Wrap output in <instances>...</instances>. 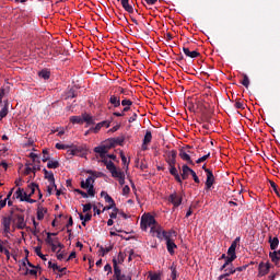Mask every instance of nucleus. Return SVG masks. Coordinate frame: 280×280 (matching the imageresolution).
Returning <instances> with one entry per match:
<instances>
[{
	"instance_id": "obj_34",
	"label": "nucleus",
	"mask_w": 280,
	"mask_h": 280,
	"mask_svg": "<svg viewBox=\"0 0 280 280\" xmlns=\"http://www.w3.org/2000/svg\"><path fill=\"white\" fill-rule=\"evenodd\" d=\"M242 77H243V80H242L241 84H243V86H245V89H248V86H250V79H248V74L243 73Z\"/></svg>"
},
{
	"instance_id": "obj_64",
	"label": "nucleus",
	"mask_w": 280,
	"mask_h": 280,
	"mask_svg": "<svg viewBox=\"0 0 280 280\" xmlns=\"http://www.w3.org/2000/svg\"><path fill=\"white\" fill-rule=\"evenodd\" d=\"M150 280H161V276L153 275V276H151Z\"/></svg>"
},
{
	"instance_id": "obj_53",
	"label": "nucleus",
	"mask_w": 280,
	"mask_h": 280,
	"mask_svg": "<svg viewBox=\"0 0 280 280\" xmlns=\"http://www.w3.org/2000/svg\"><path fill=\"white\" fill-rule=\"evenodd\" d=\"M241 237L240 236H237L233 242H232V244H231V247L232 248H237V245L240 244V242H241Z\"/></svg>"
},
{
	"instance_id": "obj_15",
	"label": "nucleus",
	"mask_w": 280,
	"mask_h": 280,
	"mask_svg": "<svg viewBox=\"0 0 280 280\" xmlns=\"http://www.w3.org/2000/svg\"><path fill=\"white\" fill-rule=\"evenodd\" d=\"M192 172H194V170H191L187 164H184L182 166V178H183V180H187L189 178V174L191 175Z\"/></svg>"
},
{
	"instance_id": "obj_22",
	"label": "nucleus",
	"mask_w": 280,
	"mask_h": 280,
	"mask_svg": "<svg viewBox=\"0 0 280 280\" xmlns=\"http://www.w3.org/2000/svg\"><path fill=\"white\" fill-rule=\"evenodd\" d=\"M183 51L185 54V56H187L188 58H198V56H200V52L196 51V50H189V48L184 47Z\"/></svg>"
},
{
	"instance_id": "obj_19",
	"label": "nucleus",
	"mask_w": 280,
	"mask_h": 280,
	"mask_svg": "<svg viewBox=\"0 0 280 280\" xmlns=\"http://www.w3.org/2000/svg\"><path fill=\"white\" fill-rule=\"evenodd\" d=\"M15 218H16V225H18V229H20V230L25 229V226H26V223H25V215H23V214H16Z\"/></svg>"
},
{
	"instance_id": "obj_63",
	"label": "nucleus",
	"mask_w": 280,
	"mask_h": 280,
	"mask_svg": "<svg viewBox=\"0 0 280 280\" xmlns=\"http://www.w3.org/2000/svg\"><path fill=\"white\" fill-rule=\"evenodd\" d=\"M75 252L70 253L69 257L66 259V261H71V259H75Z\"/></svg>"
},
{
	"instance_id": "obj_57",
	"label": "nucleus",
	"mask_w": 280,
	"mask_h": 280,
	"mask_svg": "<svg viewBox=\"0 0 280 280\" xmlns=\"http://www.w3.org/2000/svg\"><path fill=\"white\" fill-rule=\"evenodd\" d=\"M104 270L105 272H108V275H110L113 272V267L110 266V264H107L104 266Z\"/></svg>"
},
{
	"instance_id": "obj_20",
	"label": "nucleus",
	"mask_w": 280,
	"mask_h": 280,
	"mask_svg": "<svg viewBox=\"0 0 280 280\" xmlns=\"http://www.w3.org/2000/svg\"><path fill=\"white\" fill-rule=\"evenodd\" d=\"M163 235H164V240L167 242V241L174 240L173 237H176L178 233H176L175 230H170V231H163Z\"/></svg>"
},
{
	"instance_id": "obj_23",
	"label": "nucleus",
	"mask_w": 280,
	"mask_h": 280,
	"mask_svg": "<svg viewBox=\"0 0 280 280\" xmlns=\"http://www.w3.org/2000/svg\"><path fill=\"white\" fill-rule=\"evenodd\" d=\"M179 156L183 161H187L188 165H194V161L191 160V156L185 152V150L179 151Z\"/></svg>"
},
{
	"instance_id": "obj_7",
	"label": "nucleus",
	"mask_w": 280,
	"mask_h": 280,
	"mask_svg": "<svg viewBox=\"0 0 280 280\" xmlns=\"http://www.w3.org/2000/svg\"><path fill=\"white\" fill-rule=\"evenodd\" d=\"M206 189L207 191H209V189H211L215 183V176L213 175V171L211 170H206Z\"/></svg>"
},
{
	"instance_id": "obj_21",
	"label": "nucleus",
	"mask_w": 280,
	"mask_h": 280,
	"mask_svg": "<svg viewBox=\"0 0 280 280\" xmlns=\"http://www.w3.org/2000/svg\"><path fill=\"white\" fill-rule=\"evenodd\" d=\"M110 128V120H103L101 122H98L95 128H94V132H100V130H102V128Z\"/></svg>"
},
{
	"instance_id": "obj_17",
	"label": "nucleus",
	"mask_w": 280,
	"mask_h": 280,
	"mask_svg": "<svg viewBox=\"0 0 280 280\" xmlns=\"http://www.w3.org/2000/svg\"><path fill=\"white\" fill-rule=\"evenodd\" d=\"M109 104H112L114 108H119L121 106V98L117 95H112L109 97Z\"/></svg>"
},
{
	"instance_id": "obj_1",
	"label": "nucleus",
	"mask_w": 280,
	"mask_h": 280,
	"mask_svg": "<svg viewBox=\"0 0 280 280\" xmlns=\"http://www.w3.org/2000/svg\"><path fill=\"white\" fill-rule=\"evenodd\" d=\"M104 163V165H106V170H108V172H110L113 178H124L126 176V173H124V171H121V168H117V166H115V163H113V161H108V160H103L102 161Z\"/></svg>"
},
{
	"instance_id": "obj_49",
	"label": "nucleus",
	"mask_w": 280,
	"mask_h": 280,
	"mask_svg": "<svg viewBox=\"0 0 280 280\" xmlns=\"http://www.w3.org/2000/svg\"><path fill=\"white\" fill-rule=\"evenodd\" d=\"M82 207H83V213H89V211H91V209H93V205H91V203H85Z\"/></svg>"
},
{
	"instance_id": "obj_50",
	"label": "nucleus",
	"mask_w": 280,
	"mask_h": 280,
	"mask_svg": "<svg viewBox=\"0 0 280 280\" xmlns=\"http://www.w3.org/2000/svg\"><path fill=\"white\" fill-rule=\"evenodd\" d=\"M119 212V208H114L113 212L109 214L110 220L117 219V213Z\"/></svg>"
},
{
	"instance_id": "obj_25",
	"label": "nucleus",
	"mask_w": 280,
	"mask_h": 280,
	"mask_svg": "<svg viewBox=\"0 0 280 280\" xmlns=\"http://www.w3.org/2000/svg\"><path fill=\"white\" fill-rule=\"evenodd\" d=\"M13 198H16L22 202V200L25 199V190L23 188H18L13 195Z\"/></svg>"
},
{
	"instance_id": "obj_51",
	"label": "nucleus",
	"mask_w": 280,
	"mask_h": 280,
	"mask_svg": "<svg viewBox=\"0 0 280 280\" xmlns=\"http://www.w3.org/2000/svg\"><path fill=\"white\" fill-rule=\"evenodd\" d=\"M246 268H248V265H243L241 267H236L233 270H234V273H236V272H244V270H246Z\"/></svg>"
},
{
	"instance_id": "obj_8",
	"label": "nucleus",
	"mask_w": 280,
	"mask_h": 280,
	"mask_svg": "<svg viewBox=\"0 0 280 280\" xmlns=\"http://www.w3.org/2000/svg\"><path fill=\"white\" fill-rule=\"evenodd\" d=\"M166 154H167L166 163H167L168 167L176 165V156H177L178 152H176V150H172V151H168Z\"/></svg>"
},
{
	"instance_id": "obj_48",
	"label": "nucleus",
	"mask_w": 280,
	"mask_h": 280,
	"mask_svg": "<svg viewBox=\"0 0 280 280\" xmlns=\"http://www.w3.org/2000/svg\"><path fill=\"white\" fill-rule=\"evenodd\" d=\"M74 191H75V194H79L80 196H82V198H89V196H90L89 192H84L80 188H75Z\"/></svg>"
},
{
	"instance_id": "obj_38",
	"label": "nucleus",
	"mask_w": 280,
	"mask_h": 280,
	"mask_svg": "<svg viewBox=\"0 0 280 280\" xmlns=\"http://www.w3.org/2000/svg\"><path fill=\"white\" fill-rule=\"evenodd\" d=\"M28 189H31V192L27 196H34V194H36V189H38V184L32 183L31 185H28Z\"/></svg>"
},
{
	"instance_id": "obj_44",
	"label": "nucleus",
	"mask_w": 280,
	"mask_h": 280,
	"mask_svg": "<svg viewBox=\"0 0 280 280\" xmlns=\"http://www.w3.org/2000/svg\"><path fill=\"white\" fill-rule=\"evenodd\" d=\"M43 159H42V161H43V163H47V161H49V151H47V149H44L43 150Z\"/></svg>"
},
{
	"instance_id": "obj_35",
	"label": "nucleus",
	"mask_w": 280,
	"mask_h": 280,
	"mask_svg": "<svg viewBox=\"0 0 280 280\" xmlns=\"http://www.w3.org/2000/svg\"><path fill=\"white\" fill-rule=\"evenodd\" d=\"M42 248L43 247H40V246L35 247V253H36L37 257L43 259V261H47V257L43 254V252H40Z\"/></svg>"
},
{
	"instance_id": "obj_55",
	"label": "nucleus",
	"mask_w": 280,
	"mask_h": 280,
	"mask_svg": "<svg viewBox=\"0 0 280 280\" xmlns=\"http://www.w3.org/2000/svg\"><path fill=\"white\" fill-rule=\"evenodd\" d=\"M130 194V186L126 185L122 188V196H128Z\"/></svg>"
},
{
	"instance_id": "obj_9",
	"label": "nucleus",
	"mask_w": 280,
	"mask_h": 280,
	"mask_svg": "<svg viewBox=\"0 0 280 280\" xmlns=\"http://www.w3.org/2000/svg\"><path fill=\"white\" fill-rule=\"evenodd\" d=\"M270 272V262H260L258 265V277H266Z\"/></svg>"
},
{
	"instance_id": "obj_26",
	"label": "nucleus",
	"mask_w": 280,
	"mask_h": 280,
	"mask_svg": "<svg viewBox=\"0 0 280 280\" xmlns=\"http://www.w3.org/2000/svg\"><path fill=\"white\" fill-rule=\"evenodd\" d=\"M166 248L170 255H174V248H178V246L176 245V243H174V240H172V241H166Z\"/></svg>"
},
{
	"instance_id": "obj_36",
	"label": "nucleus",
	"mask_w": 280,
	"mask_h": 280,
	"mask_svg": "<svg viewBox=\"0 0 280 280\" xmlns=\"http://www.w3.org/2000/svg\"><path fill=\"white\" fill-rule=\"evenodd\" d=\"M144 143H152V131L147 130L144 138H143Z\"/></svg>"
},
{
	"instance_id": "obj_16",
	"label": "nucleus",
	"mask_w": 280,
	"mask_h": 280,
	"mask_svg": "<svg viewBox=\"0 0 280 280\" xmlns=\"http://www.w3.org/2000/svg\"><path fill=\"white\" fill-rule=\"evenodd\" d=\"M269 257L272 261V264H275V266H279V261H280V249L279 250H273L269 253Z\"/></svg>"
},
{
	"instance_id": "obj_31",
	"label": "nucleus",
	"mask_w": 280,
	"mask_h": 280,
	"mask_svg": "<svg viewBox=\"0 0 280 280\" xmlns=\"http://www.w3.org/2000/svg\"><path fill=\"white\" fill-rule=\"evenodd\" d=\"M47 167L48 170H58V167H60V162L48 160Z\"/></svg>"
},
{
	"instance_id": "obj_4",
	"label": "nucleus",
	"mask_w": 280,
	"mask_h": 280,
	"mask_svg": "<svg viewBox=\"0 0 280 280\" xmlns=\"http://www.w3.org/2000/svg\"><path fill=\"white\" fill-rule=\"evenodd\" d=\"M156 219L150 213H144L141 217L140 226L143 231H148V228H152L156 224Z\"/></svg>"
},
{
	"instance_id": "obj_54",
	"label": "nucleus",
	"mask_w": 280,
	"mask_h": 280,
	"mask_svg": "<svg viewBox=\"0 0 280 280\" xmlns=\"http://www.w3.org/2000/svg\"><path fill=\"white\" fill-rule=\"evenodd\" d=\"M235 108H237L238 110H244V103H242L240 100L236 101L235 103Z\"/></svg>"
},
{
	"instance_id": "obj_60",
	"label": "nucleus",
	"mask_w": 280,
	"mask_h": 280,
	"mask_svg": "<svg viewBox=\"0 0 280 280\" xmlns=\"http://www.w3.org/2000/svg\"><path fill=\"white\" fill-rule=\"evenodd\" d=\"M190 176H192L195 183H197V184L200 183V178H198V175H196V173L194 171L190 173Z\"/></svg>"
},
{
	"instance_id": "obj_30",
	"label": "nucleus",
	"mask_w": 280,
	"mask_h": 280,
	"mask_svg": "<svg viewBox=\"0 0 280 280\" xmlns=\"http://www.w3.org/2000/svg\"><path fill=\"white\" fill-rule=\"evenodd\" d=\"M121 106H125L124 113H128V110H130V106H132V101L125 98L121 101Z\"/></svg>"
},
{
	"instance_id": "obj_56",
	"label": "nucleus",
	"mask_w": 280,
	"mask_h": 280,
	"mask_svg": "<svg viewBox=\"0 0 280 280\" xmlns=\"http://www.w3.org/2000/svg\"><path fill=\"white\" fill-rule=\"evenodd\" d=\"M55 244H56L57 248H59V250H62V248H65V245L62 243H60V241H58V238H55Z\"/></svg>"
},
{
	"instance_id": "obj_46",
	"label": "nucleus",
	"mask_w": 280,
	"mask_h": 280,
	"mask_svg": "<svg viewBox=\"0 0 280 280\" xmlns=\"http://www.w3.org/2000/svg\"><path fill=\"white\" fill-rule=\"evenodd\" d=\"M105 202H107V205H112V206L116 207L115 199H113V197H110V195H106Z\"/></svg>"
},
{
	"instance_id": "obj_27",
	"label": "nucleus",
	"mask_w": 280,
	"mask_h": 280,
	"mask_svg": "<svg viewBox=\"0 0 280 280\" xmlns=\"http://www.w3.org/2000/svg\"><path fill=\"white\" fill-rule=\"evenodd\" d=\"M45 213H47V209L43 208V206H38L37 208V220H44Z\"/></svg>"
},
{
	"instance_id": "obj_12",
	"label": "nucleus",
	"mask_w": 280,
	"mask_h": 280,
	"mask_svg": "<svg viewBox=\"0 0 280 280\" xmlns=\"http://www.w3.org/2000/svg\"><path fill=\"white\" fill-rule=\"evenodd\" d=\"M94 152L96 154H100L101 159H103V161H106V154H108V149L106 148V145H100L94 148Z\"/></svg>"
},
{
	"instance_id": "obj_3",
	"label": "nucleus",
	"mask_w": 280,
	"mask_h": 280,
	"mask_svg": "<svg viewBox=\"0 0 280 280\" xmlns=\"http://www.w3.org/2000/svg\"><path fill=\"white\" fill-rule=\"evenodd\" d=\"M114 275L109 280H132V277L121 272V268L117 265V258H113Z\"/></svg>"
},
{
	"instance_id": "obj_42",
	"label": "nucleus",
	"mask_w": 280,
	"mask_h": 280,
	"mask_svg": "<svg viewBox=\"0 0 280 280\" xmlns=\"http://www.w3.org/2000/svg\"><path fill=\"white\" fill-rule=\"evenodd\" d=\"M32 197L27 196V192H24V199H22V202H30V205H34L36 202V199H31Z\"/></svg>"
},
{
	"instance_id": "obj_45",
	"label": "nucleus",
	"mask_w": 280,
	"mask_h": 280,
	"mask_svg": "<svg viewBox=\"0 0 280 280\" xmlns=\"http://www.w3.org/2000/svg\"><path fill=\"white\" fill-rule=\"evenodd\" d=\"M60 250H61V249H58V250H57V259H58L59 261H62V259H65V257H67V253H66V252H61V253H60Z\"/></svg>"
},
{
	"instance_id": "obj_33",
	"label": "nucleus",
	"mask_w": 280,
	"mask_h": 280,
	"mask_svg": "<svg viewBox=\"0 0 280 280\" xmlns=\"http://www.w3.org/2000/svg\"><path fill=\"white\" fill-rule=\"evenodd\" d=\"M163 230L161 228V225H158L156 230H155V237H158V240H165V235H163Z\"/></svg>"
},
{
	"instance_id": "obj_52",
	"label": "nucleus",
	"mask_w": 280,
	"mask_h": 280,
	"mask_svg": "<svg viewBox=\"0 0 280 280\" xmlns=\"http://www.w3.org/2000/svg\"><path fill=\"white\" fill-rule=\"evenodd\" d=\"M55 148L57 150H67L69 149V144L56 143Z\"/></svg>"
},
{
	"instance_id": "obj_2",
	"label": "nucleus",
	"mask_w": 280,
	"mask_h": 280,
	"mask_svg": "<svg viewBox=\"0 0 280 280\" xmlns=\"http://www.w3.org/2000/svg\"><path fill=\"white\" fill-rule=\"evenodd\" d=\"M81 189H88L90 198H95V177L89 176L86 180H81Z\"/></svg>"
},
{
	"instance_id": "obj_37",
	"label": "nucleus",
	"mask_w": 280,
	"mask_h": 280,
	"mask_svg": "<svg viewBox=\"0 0 280 280\" xmlns=\"http://www.w3.org/2000/svg\"><path fill=\"white\" fill-rule=\"evenodd\" d=\"M39 78H43L44 80H49V78H51V72L47 71V70H42L38 73Z\"/></svg>"
},
{
	"instance_id": "obj_47",
	"label": "nucleus",
	"mask_w": 280,
	"mask_h": 280,
	"mask_svg": "<svg viewBox=\"0 0 280 280\" xmlns=\"http://www.w3.org/2000/svg\"><path fill=\"white\" fill-rule=\"evenodd\" d=\"M209 156H211V152H209L208 154H206V155L199 158V159L196 161V163H197V164L205 163V161H207V159H209Z\"/></svg>"
},
{
	"instance_id": "obj_32",
	"label": "nucleus",
	"mask_w": 280,
	"mask_h": 280,
	"mask_svg": "<svg viewBox=\"0 0 280 280\" xmlns=\"http://www.w3.org/2000/svg\"><path fill=\"white\" fill-rule=\"evenodd\" d=\"M110 250H113V245L108 246V247H100V255L101 257H106V255H108V253H110Z\"/></svg>"
},
{
	"instance_id": "obj_59",
	"label": "nucleus",
	"mask_w": 280,
	"mask_h": 280,
	"mask_svg": "<svg viewBox=\"0 0 280 280\" xmlns=\"http://www.w3.org/2000/svg\"><path fill=\"white\" fill-rule=\"evenodd\" d=\"M270 185H271V188L273 189L275 194L279 195V189H278L277 184L275 182H270Z\"/></svg>"
},
{
	"instance_id": "obj_43",
	"label": "nucleus",
	"mask_w": 280,
	"mask_h": 280,
	"mask_svg": "<svg viewBox=\"0 0 280 280\" xmlns=\"http://www.w3.org/2000/svg\"><path fill=\"white\" fill-rule=\"evenodd\" d=\"M171 271H172L171 278H172L173 280L178 279V271L176 270V267L172 266V267H171Z\"/></svg>"
},
{
	"instance_id": "obj_61",
	"label": "nucleus",
	"mask_w": 280,
	"mask_h": 280,
	"mask_svg": "<svg viewBox=\"0 0 280 280\" xmlns=\"http://www.w3.org/2000/svg\"><path fill=\"white\" fill-rule=\"evenodd\" d=\"M73 226V217H69L68 223L66 224V229Z\"/></svg>"
},
{
	"instance_id": "obj_40",
	"label": "nucleus",
	"mask_w": 280,
	"mask_h": 280,
	"mask_svg": "<svg viewBox=\"0 0 280 280\" xmlns=\"http://www.w3.org/2000/svg\"><path fill=\"white\" fill-rule=\"evenodd\" d=\"M113 141L114 143H116V145H124V141H126V137L120 136L118 138H114Z\"/></svg>"
},
{
	"instance_id": "obj_5",
	"label": "nucleus",
	"mask_w": 280,
	"mask_h": 280,
	"mask_svg": "<svg viewBox=\"0 0 280 280\" xmlns=\"http://www.w3.org/2000/svg\"><path fill=\"white\" fill-rule=\"evenodd\" d=\"M228 258L225 262L221 266L220 270L221 272L224 270V268H228V266H231L235 259H237V254H235V247H229L228 249Z\"/></svg>"
},
{
	"instance_id": "obj_6",
	"label": "nucleus",
	"mask_w": 280,
	"mask_h": 280,
	"mask_svg": "<svg viewBox=\"0 0 280 280\" xmlns=\"http://www.w3.org/2000/svg\"><path fill=\"white\" fill-rule=\"evenodd\" d=\"M167 200L173 205V207L176 209L183 205V195L174 191L167 198Z\"/></svg>"
},
{
	"instance_id": "obj_11",
	"label": "nucleus",
	"mask_w": 280,
	"mask_h": 280,
	"mask_svg": "<svg viewBox=\"0 0 280 280\" xmlns=\"http://www.w3.org/2000/svg\"><path fill=\"white\" fill-rule=\"evenodd\" d=\"M43 173H44V178H46V180H48V183H50L52 187H56V178L54 177V172L47 171V168H44Z\"/></svg>"
},
{
	"instance_id": "obj_41",
	"label": "nucleus",
	"mask_w": 280,
	"mask_h": 280,
	"mask_svg": "<svg viewBox=\"0 0 280 280\" xmlns=\"http://www.w3.org/2000/svg\"><path fill=\"white\" fill-rule=\"evenodd\" d=\"M125 260H126V255L124 253L119 252V254L116 258L117 265L118 264H124Z\"/></svg>"
},
{
	"instance_id": "obj_39",
	"label": "nucleus",
	"mask_w": 280,
	"mask_h": 280,
	"mask_svg": "<svg viewBox=\"0 0 280 280\" xmlns=\"http://www.w3.org/2000/svg\"><path fill=\"white\" fill-rule=\"evenodd\" d=\"M79 218H80V220H83L84 222H91L93 214H91L89 212L85 215L80 213Z\"/></svg>"
},
{
	"instance_id": "obj_28",
	"label": "nucleus",
	"mask_w": 280,
	"mask_h": 280,
	"mask_svg": "<svg viewBox=\"0 0 280 280\" xmlns=\"http://www.w3.org/2000/svg\"><path fill=\"white\" fill-rule=\"evenodd\" d=\"M9 106H10V104L8 103V101H5L3 108L0 110V121H1V119L8 117Z\"/></svg>"
},
{
	"instance_id": "obj_10",
	"label": "nucleus",
	"mask_w": 280,
	"mask_h": 280,
	"mask_svg": "<svg viewBox=\"0 0 280 280\" xmlns=\"http://www.w3.org/2000/svg\"><path fill=\"white\" fill-rule=\"evenodd\" d=\"M56 235H58V233H50L48 232L47 233V237H46V244H48V246H51V252L52 253H57V246H56V238H51L52 237H56Z\"/></svg>"
},
{
	"instance_id": "obj_18",
	"label": "nucleus",
	"mask_w": 280,
	"mask_h": 280,
	"mask_svg": "<svg viewBox=\"0 0 280 280\" xmlns=\"http://www.w3.org/2000/svg\"><path fill=\"white\" fill-rule=\"evenodd\" d=\"M269 244H270V249L271 250H277V248H279V237L275 236L272 237V235H269Z\"/></svg>"
},
{
	"instance_id": "obj_24",
	"label": "nucleus",
	"mask_w": 280,
	"mask_h": 280,
	"mask_svg": "<svg viewBox=\"0 0 280 280\" xmlns=\"http://www.w3.org/2000/svg\"><path fill=\"white\" fill-rule=\"evenodd\" d=\"M82 116H83V124L85 122L88 126H94L95 119H93V116L86 113L82 114Z\"/></svg>"
},
{
	"instance_id": "obj_62",
	"label": "nucleus",
	"mask_w": 280,
	"mask_h": 280,
	"mask_svg": "<svg viewBox=\"0 0 280 280\" xmlns=\"http://www.w3.org/2000/svg\"><path fill=\"white\" fill-rule=\"evenodd\" d=\"M156 229H159V223H156L155 225H151L150 233H152V235H154V233H156Z\"/></svg>"
},
{
	"instance_id": "obj_13",
	"label": "nucleus",
	"mask_w": 280,
	"mask_h": 280,
	"mask_svg": "<svg viewBox=\"0 0 280 280\" xmlns=\"http://www.w3.org/2000/svg\"><path fill=\"white\" fill-rule=\"evenodd\" d=\"M168 172H170L171 176H174V178L177 183L183 185V179L180 178V174H178V170L176 168V165L170 166Z\"/></svg>"
},
{
	"instance_id": "obj_58",
	"label": "nucleus",
	"mask_w": 280,
	"mask_h": 280,
	"mask_svg": "<svg viewBox=\"0 0 280 280\" xmlns=\"http://www.w3.org/2000/svg\"><path fill=\"white\" fill-rule=\"evenodd\" d=\"M67 154L68 156H75V154H78V149L68 150Z\"/></svg>"
},
{
	"instance_id": "obj_29",
	"label": "nucleus",
	"mask_w": 280,
	"mask_h": 280,
	"mask_svg": "<svg viewBox=\"0 0 280 280\" xmlns=\"http://www.w3.org/2000/svg\"><path fill=\"white\" fill-rule=\"evenodd\" d=\"M70 121H71V124H79L80 126H82V124H84L82 115L81 116H71Z\"/></svg>"
},
{
	"instance_id": "obj_14",
	"label": "nucleus",
	"mask_w": 280,
	"mask_h": 280,
	"mask_svg": "<svg viewBox=\"0 0 280 280\" xmlns=\"http://www.w3.org/2000/svg\"><path fill=\"white\" fill-rule=\"evenodd\" d=\"M12 224V217H4L2 219L3 231L8 235L10 233V226Z\"/></svg>"
}]
</instances>
